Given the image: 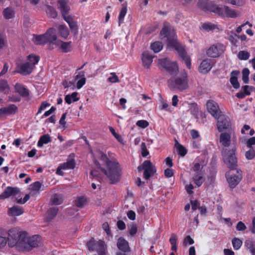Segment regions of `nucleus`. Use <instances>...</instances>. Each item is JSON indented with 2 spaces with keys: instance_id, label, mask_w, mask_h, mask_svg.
<instances>
[{
  "instance_id": "obj_30",
  "label": "nucleus",
  "mask_w": 255,
  "mask_h": 255,
  "mask_svg": "<svg viewBox=\"0 0 255 255\" xmlns=\"http://www.w3.org/2000/svg\"><path fill=\"white\" fill-rule=\"evenodd\" d=\"M2 14L5 19H9L14 17L15 12L12 8L8 7L3 9Z\"/></svg>"
},
{
  "instance_id": "obj_57",
  "label": "nucleus",
  "mask_w": 255,
  "mask_h": 255,
  "mask_svg": "<svg viewBox=\"0 0 255 255\" xmlns=\"http://www.w3.org/2000/svg\"><path fill=\"white\" fill-rule=\"evenodd\" d=\"M7 41L5 36L0 32V50L2 49L6 44Z\"/></svg>"
},
{
  "instance_id": "obj_31",
  "label": "nucleus",
  "mask_w": 255,
  "mask_h": 255,
  "mask_svg": "<svg viewBox=\"0 0 255 255\" xmlns=\"http://www.w3.org/2000/svg\"><path fill=\"white\" fill-rule=\"evenodd\" d=\"M58 211L57 207L51 208L47 213L46 219L47 221L49 222L51 221L57 215Z\"/></svg>"
},
{
  "instance_id": "obj_60",
  "label": "nucleus",
  "mask_w": 255,
  "mask_h": 255,
  "mask_svg": "<svg viewBox=\"0 0 255 255\" xmlns=\"http://www.w3.org/2000/svg\"><path fill=\"white\" fill-rule=\"evenodd\" d=\"M202 168V167H201L200 164L196 163L194 164V166L192 168V170L195 172V174H199L201 173V171Z\"/></svg>"
},
{
  "instance_id": "obj_44",
  "label": "nucleus",
  "mask_w": 255,
  "mask_h": 255,
  "mask_svg": "<svg viewBox=\"0 0 255 255\" xmlns=\"http://www.w3.org/2000/svg\"><path fill=\"white\" fill-rule=\"evenodd\" d=\"M177 236L175 234H172L169 239L170 243L171 245V250L176 252L177 251Z\"/></svg>"
},
{
  "instance_id": "obj_3",
  "label": "nucleus",
  "mask_w": 255,
  "mask_h": 255,
  "mask_svg": "<svg viewBox=\"0 0 255 255\" xmlns=\"http://www.w3.org/2000/svg\"><path fill=\"white\" fill-rule=\"evenodd\" d=\"M236 146L232 145L230 149H223L222 155L224 163L231 170H234L237 166V158L236 156Z\"/></svg>"
},
{
  "instance_id": "obj_27",
  "label": "nucleus",
  "mask_w": 255,
  "mask_h": 255,
  "mask_svg": "<svg viewBox=\"0 0 255 255\" xmlns=\"http://www.w3.org/2000/svg\"><path fill=\"white\" fill-rule=\"evenodd\" d=\"M117 247L119 250L124 252H128L129 250L128 242L123 237L119 238L117 242Z\"/></svg>"
},
{
  "instance_id": "obj_13",
  "label": "nucleus",
  "mask_w": 255,
  "mask_h": 255,
  "mask_svg": "<svg viewBox=\"0 0 255 255\" xmlns=\"http://www.w3.org/2000/svg\"><path fill=\"white\" fill-rule=\"evenodd\" d=\"M206 106L209 113L216 119L219 117L222 113L218 104L213 100H208Z\"/></svg>"
},
{
  "instance_id": "obj_1",
  "label": "nucleus",
  "mask_w": 255,
  "mask_h": 255,
  "mask_svg": "<svg viewBox=\"0 0 255 255\" xmlns=\"http://www.w3.org/2000/svg\"><path fill=\"white\" fill-rule=\"evenodd\" d=\"M160 35L162 36V39L166 38L165 40H167L168 46L175 48L180 57L185 61L187 67L190 69L191 65L190 58L187 55L183 46L177 42L174 30L165 26L161 30Z\"/></svg>"
},
{
  "instance_id": "obj_14",
  "label": "nucleus",
  "mask_w": 255,
  "mask_h": 255,
  "mask_svg": "<svg viewBox=\"0 0 255 255\" xmlns=\"http://www.w3.org/2000/svg\"><path fill=\"white\" fill-rule=\"evenodd\" d=\"M237 174L234 173L229 174L227 177V180L229 182L231 188H234L240 182L242 178V171L241 170H237Z\"/></svg>"
},
{
  "instance_id": "obj_39",
  "label": "nucleus",
  "mask_w": 255,
  "mask_h": 255,
  "mask_svg": "<svg viewBox=\"0 0 255 255\" xmlns=\"http://www.w3.org/2000/svg\"><path fill=\"white\" fill-rule=\"evenodd\" d=\"M62 198L60 195L55 194L53 195L50 200V202L52 205H58L62 203Z\"/></svg>"
},
{
  "instance_id": "obj_29",
  "label": "nucleus",
  "mask_w": 255,
  "mask_h": 255,
  "mask_svg": "<svg viewBox=\"0 0 255 255\" xmlns=\"http://www.w3.org/2000/svg\"><path fill=\"white\" fill-rule=\"evenodd\" d=\"M80 79L77 82V88L80 89L86 83V78L84 75V72L81 71L75 76V80Z\"/></svg>"
},
{
  "instance_id": "obj_55",
  "label": "nucleus",
  "mask_w": 255,
  "mask_h": 255,
  "mask_svg": "<svg viewBox=\"0 0 255 255\" xmlns=\"http://www.w3.org/2000/svg\"><path fill=\"white\" fill-rule=\"evenodd\" d=\"M68 25L71 31L73 32L75 34H77L78 26L77 22L74 20L70 23L68 24Z\"/></svg>"
},
{
  "instance_id": "obj_54",
  "label": "nucleus",
  "mask_w": 255,
  "mask_h": 255,
  "mask_svg": "<svg viewBox=\"0 0 255 255\" xmlns=\"http://www.w3.org/2000/svg\"><path fill=\"white\" fill-rule=\"evenodd\" d=\"M226 3H230L233 5L241 6L243 5L245 1L244 0H222Z\"/></svg>"
},
{
  "instance_id": "obj_5",
  "label": "nucleus",
  "mask_w": 255,
  "mask_h": 255,
  "mask_svg": "<svg viewBox=\"0 0 255 255\" xmlns=\"http://www.w3.org/2000/svg\"><path fill=\"white\" fill-rule=\"evenodd\" d=\"M168 87L173 90L183 91L188 87L187 74L184 72L181 76L170 79L168 81Z\"/></svg>"
},
{
  "instance_id": "obj_22",
  "label": "nucleus",
  "mask_w": 255,
  "mask_h": 255,
  "mask_svg": "<svg viewBox=\"0 0 255 255\" xmlns=\"http://www.w3.org/2000/svg\"><path fill=\"white\" fill-rule=\"evenodd\" d=\"M58 8L60 11L62 15L68 14L70 10V7L68 2L65 0H58Z\"/></svg>"
},
{
  "instance_id": "obj_34",
  "label": "nucleus",
  "mask_w": 255,
  "mask_h": 255,
  "mask_svg": "<svg viewBox=\"0 0 255 255\" xmlns=\"http://www.w3.org/2000/svg\"><path fill=\"white\" fill-rule=\"evenodd\" d=\"M58 30L59 34L64 39H66L68 37L69 34V31L67 27V26L65 25H60L58 27Z\"/></svg>"
},
{
  "instance_id": "obj_15",
  "label": "nucleus",
  "mask_w": 255,
  "mask_h": 255,
  "mask_svg": "<svg viewBox=\"0 0 255 255\" xmlns=\"http://www.w3.org/2000/svg\"><path fill=\"white\" fill-rule=\"evenodd\" d=\"M217 128L219 131L226 129L230 126V121L229 117L224 115H220L217 118Z\"/></svg>"
},
{
  "instance_id": "obj_53",
  "label": "nucleus",
  "mask_w": 255,
  "mask_h": 255,
  "mask_svg": "<svg viewBox=\"0 0 255 255\" xmlns=\"http://www.w3.org/2000/svg\"><path fill=\"white\" fill-rule=\"evenodd\" d=\"M249 53L246 51H241L238 53V58L241 60H247L249 59Z\"/></svg>"
},
{
  "instance_id": "obj_21",
  "label": "nucleus",
  "mask_w": 255,
  "mask_h": 255,
  "mask_svg": "<svg viewBox=\"0 0 255 255\" xmlns=\"http://www.w3.org/2000/svg\"><path fill=\"white\" fill-rule=\"evenodd\" d=\"M19 192V190L16 187H7L4 191L0 195V199L4 200L9 197L11 195H15Z\"/></svg>"
},
{
  "instance_id": "obj_64",
  "label": "nucleus",
  "mask_w": 255,
  "mask_h": 255,
  "mask_svg": "<svg viewBox=\"0 0 255 255\" xmlns=\"http://www.w3.org/2000/svg\"><path fill=\"white\" fill-rule=\"evenodd\" d=\"M63 19L65 21L67 22L68 24L70 23L71 22L74 21L73 17L70 15H68V14H65L63 15H62Z\"/></svg>"
},
{
  "instance_id": "obj_7",
  "label": "nucleus",
  "mask_w": 255,
  "mask_h": 255,
  "mask_svg": "<svg viewBox=\"0 0 255 255\" xmlns=\"http://www.w3.org/2000/svg\"><path fill=\"white\" fill-rule=\"evenodd\" d=\"M138 171L144 170V178L147 180L156 172V168L150 160H145L140 166H138Z\"/></svg>"
},
{
  "instance_id": "obj_6",
  "label": "nucleus",
  "mask_w": 255,
  "mask_h": 255,
  "mask_svg": "<svg viewBox=\"0 0 255 255\" xmlns=\"http://www.w3.org/2000/svg\"><path fill=\"white\" fill-rule=\"evenodd\" d=\"M23 239L20 246V248L23 250L29 251L33 248L40 246L41 245V238L38 235H34L29 237L25 232Z\"/></svg>"
},
{
  "instance_id": "obj_36",
  "label": "nucleus",
  "mask_w": 255,
  "mask_h": 255,
  "mask_svg": "<svg viewBox=\"0 0 255 255\" xmlns=\"http://www.w3.org/2000/svg\"><path fill=\"white\" fill-rule=\"evenodd\" d=\"M75 166V162L74 159L71 158L68 160L66 162L63 163L60 165V167L64 169H73Z\"/></svg>"
},
{
  "instance_id": "obj_4",
  "label": "nucleus",
  "mask_w": 255,
  "mask_h": 255,
  "mask_svg": "<svg viewBox=\"0 0 255 255\" xmlns=\"http://www.w3.org/2000/svg\"><path fill=\"white\" fill-rule=\"evenodd\" d=\"M25 232L20 231L18 229L14 228L9 229L7 231V237L8 246L13 247L15 245L20 248L22 240H24Z\"/></svg>"
},
{
  "instance_id": "obj_51",
  "label": "nucleus",
  "mask_w": 255,
  "mask_h": 255,
  "mask_svg": "<svg viewBox=\"0 0 255 255\" xmlns=\"http://www.w3.org/2000/svg\"><path fill=\"white\" fill-rule=\"evenodd\" d=\"M202 28L206 31H209L216 29L217 26L213 23L208 22L204 23L202 25Z\"/></svg>"
},
{
  "instance_id": "obj_35",
  "label": "nucleus",
  "mask_w": 255,
  "mask_h": 255,
  "mask_svg": "<svg viewBox=\"0 0 255 255\" xmlns=\"http://www.w3.org/2000/svg\"><path fill=\"white\" fill-rule=\"evenodd\" d=\"M51 141V137L49 134H44L41 136L38 141L37 145L42 147L43 144H47Z\"/></svg>"
},
{
  "instance_id": "obj_48",
  "label": "nucleus",
  "mask_w": 255,
  "mask_h": 255,
  "mask_svg": "<svg viewBox=\"0 0 255 255\" xmlns=\"http://www.w3.org/2000/svg\"><path fill=\"white\" fill-rule=\"evenodd\" d=\"M239 39V35L236 33H233L229 36L228 39L234 45L237 46L238 44V40Z\"/></svg>"
},
{
  "instance_id": "obj_2",
  "label": "nucleus",
  "mask_w": 255,
  "mask_h": 255,
  "mask_svg": "<svg viewBox=\"0 0 255 255\" xmlns=\"http://www.w3.org/2000/svg\"><path fill=\"white\" fill-rule=\"evenodd\" d=\"M101 159L106 163L108 170L100 167L99 168L109 178L112 183L119 181L121 178L120 168L119 164L116 161H111L108 158L107 155L99 151Z\"/></svg>"
},
{
  "instance_id": "obj_26",
  "label": "nucleus",
  "mask_w": 255,
  "mask_h": 255,
  "mask_svg": "<svg viewBox=\"0 0 255 255\" xmlns=\"http://www.w3.org/2000/svg\"><path fill=\"white\" fill-rule=\"evenodd\" d=\"M239 74L240 72L237 70L233 71L231 73L230 81L233 87L235 89H238L240 87V84L238 82L237 78V76Z\"/></svg>"
},
{
  "instance_id": "obj_52",
  "label": "nucleus",
  "mask_w": 255,
  "mask_h": 255,
  "mask_svg": "<svg viewBox=\"0 0 255 255\" xmlns=\"http://www.w3.org/2000/svg\"><path fill=\"white\" fill-rule=\"evenodd\" d=\"M255 156V151L253 148H250V149L245 153V157L248 160L253 159Z\"/></svg>"
},
{
  "instance_id": "obj_43",
  "label": "nucleus",
  "mask_w": 255,
  "mask_h": 255,
  "mask_svg": "<svg viewBox=\"0 0 255 255\" xmlns=\"http://www.w3.org/2000/svg\"><path fill=\"white\" fill-rule=\"evenodd\" d=\"M0 91L5 93L9 92V87L6 80H0Z\"/></svg>"
},
{
  "instance_id": "obj_40",
  "label": "nucleus",
  "mask_w": 255,
  "mask_h": 255,
  "mask_svg": "<svg viewBox=\"0 0 255 255\" xmlns=\"http://www.w3.org/2000/svg\"><path fill=\"white\" fill-rule=\"evenodd\" d=\"M245 246L249 250L252 255H255V242L251 240H247L245 243Z\"/></svg>"
},
{
  "instance_id": "obj_62",
  "label": "nucleus",
  "mask_w": 255,
  "mask_h": 255,
  "mask_svg": "<svg viewBox=\"0 0 255 255\" xmlns=\"http://www.w3.org/2000/svg\"><path fill=\"white\" fill-rule=\"evenodd\" d=\"M149 124L145 120H139L137 122L136 125L142 128H145L148 127Z\"/></svg>"
},
{
  "instance_id": "obj_17",
  "label": "nucleus",
  "mask_w": 255,
  "mask_h": 255,
  "mask_svg": "<svg viewBox=\"0 0 255 255\" xmlns=\"http://www.w3.org/2000/svg\"><path fill=\"white\" fill-rule=\"evenodd\" d=\"M33 70L28 62H25L17 64L16 72L23 75H27L30 74Z\"/></svg>"
},
{
  "instance_id": "obj_59",
  "label": "nucleus",
  "mask_w": 255,
  "mask_h": 255,
  "mask_svg": "<svg viewBox=\"0 0 255 255\" xmlns=\"http://www.w3.org/2000/svg\"><path fill=\"white\" fill-rule=\"evenodd\" d=\"M41 183L39 181H36L30 185V188L32 190L38 191L41 187Z\"/></svg>"
},
{
  "instance_id": "obj_49",
  "label": "nucleus",
  "mask_w": 255,
  "mask_h": 255,
  "mask_svg": "<svg viewBox=\"0 0 255 255\" xmlns=\"http://www.w3.org/2000/svg\"><path fill=\"white\" fill-rule=\"evenodd\" d=\"M249 74V70L247 68H244L242 71V80L244 83H248Z\"/></svg>"
},
{
  "instance_id": "obj_23",
  "label": "nucleus",
  "mask_w": 255,
  "mask_h": 255,
  "mask_svg": "<svg viewBox=\"0 0 255 255\" xmlns=\"http://www.w3.org/2000/svg\"><path fill=\"white\" fill-rule=\"evenodd\" d=\"M24 212L22 207L18 206H13L9 208L7 211V214L10 216H17L21 215Z\"/></svg>"
},
{
  "instance_id": "obj_38",
  "label": "nucleus",
  "mask_w": 255,
  "mask_h": 255,
  "mask_svg": "<svg viewBox=\"0 0 255 255\" xmlns=\"http://www.w3.org/2000/svg\"><path fill=\"white\" fill-rule=\"evenodd\" d=\"M78 93L77 92H73L71 95H67L65 96V102L68 104H70L72 102H75L78 101L79 100V98L76 96Z\"/></svg>"
},
{
  "instance_id": "obj_32",
  "label": "nucleus",
  "mask_w": 255,
  "mask_h": 255,
  "mask_svg": "<svg viewBox=\"0 0 255 255\" xmlns=\"http://www.w3.org/2000/svg\"><path fill=\"white\" fill-rule=\"evenodd\" d=\"M45 33L39 35H34L33 38V42L36 44H44L47 42Z\"/></svg>"
},
{
  "instance_id": "obj_33",
  "label": "nucleus",
  "mask_w": 255,
  "mask_h": 255,
  "mask_svg": "<svg viewBox=\"0 0 255 255\" xmlns=\"http://www.w3.org/2000/svg\"><path fill=\"white\" fill-rule=\"evenodd\" d=\"M28 63L34 69L35 65L39 60V57L38 56L30 54L27 57Z\"/></svg>"
},
{
  "instance_id": "obj_58",
  "label": "nucleus",
  "mask_w": 255,
  "mask_h": 255,
  "mask_svg": "<svg viewBox=\"0 0 255 255\" xmlns=\"http://www.w3.org/2000/svg\"><path fill=\"white\" fill-rule=\"evenodd\" d=\"M111 76L108 79L109 82L111 83H117L119 82L118 77L117 76L115 73L112 72L110 74Z\"/></svg>"
},
{
  "instance_id": "obj_11",
  "label": "nucleus",
  "mask_w": 255,
  "mask_h": 255,
  "mask_svg": "<svg viewBox=\"0 0 255 255\" xmlns=\"http://www.w3.org/2000/svg\"><path fill=\"white\" fill-rule=\"evenodd\" d=\"M87 246L90 251H96L98 253L103 252L106 250V245L105 242L103 241H96L94 239H91L87 243Z\"/></svg>"
},
{
  "instance_id": "obj_9",
  "label": "nucleus",
  "mask_w": 255,
  "mask_h": 255,
  "mask_svg": "<svg viewBox=\"0 0 255 255\" xmlns=\"http://www.w3.org/2000/svg\"><path fill=\"white\" fill-rule=\"evenodd\" d=\"M226 49L225 46L217 43L212 45L207 50L206 54L210 57L216 58L222 54Z\"/></svg>"
},
{
  "instance_id": "obj_28",
  "label": "nucleus",
  "mask_w": 255,
  "mask_h": 255,
  "mask_svg": "<svg viewBox=\"0 0 255 255\" xmlns=\"http://www.w3.org/2000/svg\"><path fill=\"white\" fill-rule=\"evenodd\" d=\"M15 92L20 95L22 97H27L29 96V91L22 85L16 84L15 85Z\"/></svg>"
},
{
  "instance_id": "obj_8",
  "label": "nucleus",
  "mask_w": 255,
  "mask_h": 255,
  "mask_svg": "<svg viewBox=\"0 0 255 255\" xmlns=\"http://www.w3.org/2000/svg\"><path fill=\"white\" fill-rule=\"evenodd\" d=\"M158 64L171 75H176L178 72L177 63L175 62H171L167 58L159 59Z\"/></svg>"
},
{
  "instance_id": "obj_47",
  "label": "nucleus",
  "mask_w": 255,
  "mask_h": 255,
  "mask_svg": "<svg viewBox=\"0 0 255 255\" xmlns=\"http://www.w3.org/2000/svg\"><path fill=\"white\" fill-rule=\"evenodd\" d=\"M189 111L190 113L195 117H197L199 112V109L197 105L195 103H192L190 105Z\"/></svg>"
},
{
  "instance_id": "obj_56",
  "label": "nucleus",
  "mask_w": 255,
  "mask_h": 255,
  "mask_svg": "<svg viewBox=\"0 0 255 255\" xmlns=\"http://www.w3.org/2000/svg\"><path fill=\"white\" fill-rule=\"evenodd\" d=\"M127 9L126 7H123L120 12V13L119 16V25L123 22L124 17L125 16L127 13Z\"/></svg>"
},
{
  "instance_id": "obj_16",
  "label": "nucleus",
  "mask_w": 255,
  "mask_h": 255,
  "mask_svg": "<svg viewBox=\"0 0 255 255\" xmlns=\"http://www.w3.org/2000/svg\"><path fill=\"white\" fill-rule=\"evenodd\" d=\"M47 42H49V46L51 45H55L59 39L57 38L56 34V30L53 28H50L45 33Z\"/></svg>"
},
{
  "instance_id": "obj_18",
  "label": "nucleus",
  "mask_w": 255,
  "mask_h": 255,
  "mask_svg": "<svg viewBox=\"0 0 255 255\" xmlns=\"http://www.w3.org/2000/svg\"><path fill=\"white\" fill-rule=\"evenodd\" d=\"M199 6L205 10L212 11L215 13V9L217 5L212 2H208V0H199L198 3Z\"/></svg>"
},
{
  "instance_id": "obj_25",
  "label": "nucleus",
  "mask_w": 255,
  "mask_h": 255,
  "mask_svg": "<svg viewBox=\"0 0 255 255\" xmlns=\"http://www.w3.org/2000/svg\"><path fill=\"white\" fill-rule=\"evenodd\" d=\"M3 115H14L17 112V108L14 104L9 105L7 107L1 108Z\"/></svg>"
},
{
  "instance_id": "obj_63",
  "label": "nucleus",
  "mask_w": 255,
  "mask_h": 255,
  "mask_svg": "<svg viewBox=\"0 0 255 255\" xmlns=\"http://www.w3.org/2000/svg\"><path fill=\"white\" fill-rule=\"evenodd\" d=\"M247 227L245 224L241 221L238 223L236 226V229L239 231H243L246 229Z\"/></svg>"
},
{
  "instance_id": "obj_19",
  "label": "nucleus",
  "mask_w": 255,
  "mask_h": 255,
  "mask_svg": "<svg viewBox=\"0 0 255 255\" xmlns=\"http://www.w3.org/2000/svg\"><path fill=\"white\" fill-rule=\"evenodd\" d=\"M154 56L149 52L144 51L142 54V62L143 66L146 69H149L153 62Z\"/></svg>"
},
{
  "instance_id": "obj_42",
  "label": "nucleus",
  "mask_w": 255,
  "mask_h": 255,
  "mask_svg": "<svg viewBox=\"0 0 255 255\" xmlns=\"http://www.w3.org/2000/svg\"><path fill=\"white\" fill-rule=\"evenodd\" d=\"M150 47L155 53H157L162 49L163 45L161 42L156 41L152 43Z\"/></svg>"
},
{
  "instance_id": "obj_50",
  "label": "nucleus",
  "mask_w": 255,
  "mask_h": 255,
  "mask_svg": "<svg viewBox=\"0 0 255 255\" xmlns=\"http://www.w3.org/2000/svg\"><path fill=\"white\" fill-rule=\"evenodd\" d=\"M232 244L235 250H238L242 245V241L239 238H235L232 240Z\"/></svg>"
},
{
  "instance_id": "obj_24",
  "label": "nucleus",
  "mask_w": 255,
  "mask_h": 255,
  "mask_svg": "<svg viewBox=\"0 0 255 255\" xmlns=\"http://www.w3.org/2000/svg\"><path fill=\"white\" fill-rule=\"evenodd\" d=\"M56 46L58 47L63 52H68L71 50V42H63L60 39L57 42V44L55 45Z\"/></svg>"
},
{
  "instance_id": "obj_37",
  "label": "nucleus",
  "mask_w": 255,
  "mask_h": 255,
  "mask_svg": "<svg viewBox=\"0 0 255 255\" xmlns=\"http://www.w3.org/2000/svg\"><path fill=\"white\" fill-rule=\"evenodd\" d=\"M194 183L198 187H200L204 181V178L202 173L195 174L193 177Z\"/></svg>"
},
{
  "instance_id": "obj_41",
  "label": "nucleus",
  "mask_w": 255,
  "mask_h": 255,
  "mask_svg": "<svg viewBox=\"0 0 255 255\" xmlns=\"http://www.w3.org/2000/svg\"><path fill=\"white\" fill-rule=\"evenodd\" d=\"M46 12L48 16L52 18H55L57 15V12L55 8L50 5L46 6Z\"/></svg>"
},
{
  "instance_id": "obj_61",
  "label": "nucleus",
  "mask_w": 255,
  "mask_h": 255,
  "mask_svg": "<svg viewBox=\"0 0 255 255\" xmlns=\"http://www.w3.org/2000/svg\"><path fill=\"white\" fill-rule=\"evenodd\" d=\"M141 149L142 156L143 157H146L149 154V152L146 149V146L145 143L142 142L141 144Z\"/></svg>"
},
{
  "instance_id": "obj_12",
  "label": "nucleus",
  "mask_w": 255,
  "mask_h": 255,
  "mask_svg": "<svg viewBox=\"0 0 255 255\" xmlns=\"http://www.w3.org/2000/svg\"><path fill=\"white\" fill-rule=\"evenodd\" d=\"M234 139H232L231 135L227 132H223L220 135V142L223 146V149H230L232 145H235Z\"/></svg>"
},
{
  "instance_id": "obj_45",
  "label": "nucleus",
  "mask_w": 255,
  "mask_h": 255,
  "mask_svg": "<svg viewBox=\"0 0 255 255\" xmlns=\"http://www.w3.org/2000/svg\"><path fill=\"white\" fill-rule=\"evenodd\" d=\"M86 203V199L82 196L78 197L75 200V205L79 208H83Z\"/></svg>"
},
{
  "instance_id": "obj_46",
  "label": "nucleus",
  "mask_w": 255,
  "mask_h": 255,
  "mask_svg": "<svg viewBox=\"0 0 255 255\" xmlns=\"http://www.w3.org/2000/svg\"><path fill=\"white\" fill-rule=\"evenodd\" d=\"M175 146L178 151L179 154H180L181 156H184L186 155L187 153V150L183 145L178 143V142L176 141Z\"/></svg>"
},
{
  "instance_id": "obj_20",
  "label": "nucleus",
  "mask_w": 255,
  "mask_h": 255,
  "mask_svg": "<svg viewBox=\"0 0 255 255\" xmlns=\"http://www.w3.org/2000/svg\"><path fill=\"white\" fill-rule=\"evenodd\" d=\"M212 60L210 59H206L202 61L199 67L200 72L206 74L210 71L212 67Z\"/></svg>"
},
{
  "instance_id": "obj_10",
  "label": "nucleus",
  "mask_w": 255,
  "mask_h": 255,
  "mask_svg": "<svg viewBox=\"0 0 255 255\" xmlns=\"http://www.w3.org/2000/svg\"><path fill=\"white\" fill-rule=\"evenodd\" d=\"M215 13L222 16L236 18L240 15V13L232 9L227 6L219 7L218 5L215 9Z\"/></svg>"
}]
</instances>
